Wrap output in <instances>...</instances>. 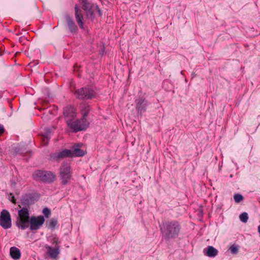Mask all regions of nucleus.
Segmentation results:
<instances>
[{
	"instance_id": "f3484780",
	"label": "nucleus",
	"mask_w": 260,
	"mask_h": 260,
	"mask_svg": "<svg viewBox=\"0 0 260 260\" xmlns=\"http://www.w3.org/2000/svg\"><path fill=\"white\" fill-rule=\"evenodd\" d=\"M203 252L205 255L211 257H215L218 254V250L212 246H208L204 249Z\"/></svg>"
},
{
	"instance_id": "4be33fe9",
	"label": "nucleus",
	"mask_w": 260,
	"mask_h": 260,
	"mask_svg": "<svg viewBox=\"0 0 260 260\" xmlns=\"http://www.w3.org/2000/svg\"><path fill=\"white\" fill-rule=\"evenodd\" d=\"M57 224V220L56 219H51L48 225V228L51 229H54Z\"/></svg>"
},
{
	"instance_id": "2eb2a0df",
	"label": "nucleus",
	"mask_w": 260,
	"mask_h": 260,
	"mask_svg": "<svg viewBox=\"0 0 260 260\" xmlns=\"http://www.w3.org/2000/svg\"><path fill=\"white\" fill-rule=\"evenodd\" d=\"M65 19L70 31L74 33L76 32L78 30V27L72 18L69 15L66 14L65 15Z\"/></svg>"
},
{
	"instance_id": "1a4fd4ad",
	"label": "nucleus",
	"mask_w": 260,
	"mask_h": 260,
	"mask_svg": "<svg viewBox=\"0 0 260 260\" xmlns=\"http://www.w3.org/2000/svg\"><path fill=\"white\" fill-rule=\"evenodd\" d=\"M0 225L5 229H9L11 227V215L6 210H3L1 213Z\"/></svg>"
},
{
	"instance_id": "aec40b11",
	"label": "nucleus",
	"mask_w": 260,
	"mask_h": 260,
	"mask_svg": "<svg viewBox=\"0 0 260 260\" xmlns=\"http://www.w3.org/2000/svg\"><path fill=\"white\" fill-rule=\"evenodd\" d=\"M96 9H98V6L92 5V7L85 11L88 17L93 18V14Z\"/></svg>"
},
{
	"instance_id": "a211bd4d",
	"label": "nucleus",
	"mask_w": 260,
	"mask_h": 260,
	"mask_svg": "<svg viewBox=\"0 0 260 260\" xmlns=\"http://www.w3.org/2000/svg\"><path fill=\"white\" fill-rule=\"evenodd\" d=\"M10 253L11 257L15 260L19 259L21 256L20 250L15 247H12L10 249Z\"/></svg>"
},
{
	"instance_id": "20e7f679",
	"label": "nucleus",
	"mask_w": 260,
	"mask_h": 260,
	"mask_svg": "<svg viewBox=\"0 0 260 260\" xmlns=\"http://www.w3.org/2000/svg\"><path fill=\"white\" fill-rule=\"evenodd\" d=\"M67 125L74 133L85 130L88 126V122L86 118H82L75 121L72 119L67 120Z\"/></svg>"
},
{
	"instance_id": "cd10ccee",
	"label": "nucleus",
	"mask_w": 260,
	"mask_h": 260,
	"mask_svg": "<svg viewBox=\"0 0 260 260\" xmlns=\"http://www.w3.org/2000/svg\"><path fill=\"white\" fill-rule=\"evenodd\" d=\"M92 7V5H91L88 2L83 5V9L85 12L87 10H88L89 9H90Z\"/></svg>"
},
{
	"instance_id": "bb28decb",
	"label": "nucleus",
	"mask_w": 260,
	"mask_h": 260,
	"mask_svg": "<svg viewBox=\"0 0 260 260\" xmlns=\"http://www.w3.org/2000/svg\"><path fill=\"white\" fill-rule=\"evenodd\" d=\"M92 7V5H91L88 2L83 5V9L85 12L87 10H88L89 9H90Z\"/></svg>"
},
{
	"instance_id": "412c9836",
	"label": "nucleus",
	"mask_w": 260,
	"mask_h": 260,
	"mask_svg": "<svg viewBox=\"0 0 260 260\" xmlns=\"http://www.w3.org/2000/svg\"><path fill=\"white\" fill-rule=\"evenodd\" d=\"M45 133L43 135V140L45 145H47L49 140L50 130L48 128L45 129Z\"/></svg>"
},
{
	"instance_id": "6ab92c4d",
	"label": "nucleus",
	"mask_w": 260,
	"mask_h": 260,
	"mask_svg": "<svg viewBox=\"0 0 260 260\" xmlns=\"http://www.w3.org/2000/svg\"><path fill=\"white\" fill-rule=\"evenodd\" d=\"M81 112L82 115V118H86L88 115V113L90 110V108L89 105L86 103H83L80 107Z\"/></svg>"
},
{
	"instance_id": "dca6fc26",
	"label": "nucleus",
	"mask_w": 260,
	"mask_h": 260,
	"mask_svg": "<svg viewBox=\"0 0 260 260\" xmlns=\"http://www.w3.org/2000/svg\"><path fill=\"white\" fill-rule=\"evenodd\" d=\"M80 145L79 144H77L76 145H74L72 147V150H71V157L73 156H83L85 153L83 150H81L80 148Z\"/></svg>"
},
{
	"instance_id": "6e6552de",
	"label": "nucleus",
	"mask_w": 260,
	"mask_h": 260,
	"mask_svg": "<svg viewBox=\"0 0 260 260\" xmlns=\"http://www.w3.org/2000/svg\"><path fill=\"white\" fill-rule=\"evenodd\" d=\"M45 222L43 216H32L29 220V229L31 231H36L41 228Z\"/></svg>"
},
{
	"instance_id": "2f4dec72",
	"label": "nucleus",
	"mask_w": 260,
	"mask_h": 260,
	"mask_svg": "<svg viewBox=\"0 0 260 260\" xmlns=\"http://www.w3.org/2000/svg\"><path fill=\"white\" fill-rule=\"evenodd\" d=\"M80 1L81 2L83 5L88 2L87 0H80Z\"/></svg>"
},
{
	"instance_id": "7c9ffc66",
	"label": "nucleus",
	"mask_w": 260,
	"mask_h": 260,
	"mask_svg": "<svg viewBox=\"0 0 260 260\" xmlns=\"http://www.w3.org/2000/svg\"><path fill=\"white\" fill-rule=\"evenodd\" d=\"M95 10H97L99 15L101 16L102 15V12L98 7V9H96Z\"/></svg>"
},
{
	"instance_id": "39448f33",
	"label": "nucleus",
	"mask_w": 260,
	"mask_h": 260,
	"mask_svg": "<svg viewBox=\"0 0 260 260\" xmlns=\"http://www.w3.org/2000/svg\"><path fill=\"white\" fill-rule=\"evenodd\" d=\"M33 178L43 182L51 183L55 179V175L51 172L37 170L32 174Z\"/></svg>"
},
{
	"instance_id": "393cba45",
	"label": "nucleus",
	"mask_w": 260,
	"mask_h": 260,
	"mask_svg": "<svg viewBox=\"0 0 260 260\" xmlns=\"http://www.w3.org/2000/svg\"><path fill=\"white\" fill-rule=\"evenodd\" d=\"M230 250L232 253L237 254L238 252L239 248L238 246L233 245L230 247Z\"/></svg>"
},
{
	"instance_id": "b1692460",
	"label": "nucleus",
	"mask_w": 260,
	"mask_h": 260,
	"mask_svg": "<svg viewBox=\"0 0 260 260\" xmlns=\"http://www.w3.org/2000/svg\"><path fill=\"white\" fill-rule=\"evenodd\" d=\"M235 202L238 203L243 200V197L240 194L237 193L234 196Z\"/></svg>"
},
{
	"instance_id": "f257e3e1",
	"label": "nucleus",
	"mask_w": 260,
	"mask_h": 260,
	"mask_svg": "<svg viewBox=\"0 0 260 260\" xmlns=\"http://www.w3.org/2000/svg\"><path fill=\"white\" fill-rule=\"evenodd\" d=\"M181 225L176 220L166 221L162 222L160 228L162 237L166 240L175 238L179 235Z\"/></svg>"
},
{
	"instance_id": "f8f14e48",
	"label": "nucleus",
	"mask_w": 260,
	"mask_h": 260,
	"mask_svg": "<svg viewBox=\"0 0 260 260\" xmlns=\"http://www.w3.org/2000/svg\"><path fill=\"white\" fill-rule=\"evenodd\" d=\"M147 105V101L142 97L139 98L136 100V108L138 113H142L145 112Z\"/></svg>"
},
{
	"instance_id": "7ed1b4c3",
	"label": "nucleus",
	"mask_w": 260,
	"mask_h": 260,
	"mask_svg": "<svg viewBox=\"0 0 260 260\" xmlns=\"http://www.w3.org/2000/svg\"><path fill=\"white\" fill-rule=\"evenodd\" d=\"M72 175V172L70 164L67 162H63L59 168V176L61 184H67L71 179Z\"/></svg>"
},
{
	"instance_id": "c756f323",
	"label": "nucleus",
	"mask_w": 260,
	"mask_h": 260,
	"mask_svg": "<svg viewBox=\"0 0 260 260\" xmlns=\"http://www.w3.org/2000/svg\"><path fill=\"white\" fill-rule=\"evenodd\" d=\"M4 132V128L3 126L0 125V135Z\"/></svg>"
},
{
	"instance_id": "a878e982",
	"label": "nucleus",
	"mask_w": 260,
	"mask_h": 260,
	"mask_svg": "<svg viewBox=\"0 0 260 260\" xmlns=\"http://www.w3.org/2000/svg\"><path fill=\"white\" fill-rule=\"evenodd\" d=\"M43 213L46 217H49L51 214L50 210L48 208H45L43 210Z\"/></svg>"
},
{
	"instance_id": "ddd939ff",
	"label": "nucleus",
	"mask_w": 260,
	"mask_h": 260,
	"mask_svg": "<svg viewBox=\"0 0 260 260\" xmlns=\"http://www.w3.org/2000/svg\"><path fill=\"white\" fill-rule=\"evenodd\" d=\"M75 16L76 21L81 28H83V15L82 10L79 8L78 5L75 6Z\"/></svg>"
},
{
	"instance_id": "5701e85b",
	"label": "nucleus",
	"mask_w": 260,
	"mask_h": 260,
	"mask_svg": "<svg viewBox=\"0 0 260 260\" xmlns=\"http://www.w3.org/2000/svg\"><path fill=\"white\" fill-rule=\"evenodd\" d=\"M239 218L242 222L244 223L247 222L248 219V214L246 212L242 213L240 215Z\"/></svg>"
},
{
	"instance_id": "c85d7f7f",
	"label": "nucleus",
	"mask_w": 260,
	"mask_h": 260,
	"mask_svg": "<svg viewBox=\"0 0 260 260\" xmlns=\"http://www.w3.org/2000/svg\"><path fill=\"white\" fill-rule=\"evenodd\" d=\"M9 200L13 203H14V204L16 203V200L15 199L14 195L12 193H10V196H9Z\"/></svg>"
},
{
	"instance_id": "f03ea898",
	"label": "nucleus",
	"mask_w": 260,
	"mask_h": 260,
	"mask_svg": "<svg viewBox=\"0 0 260 260\" xmlns=\"http://www.w3.org/2000/svg\"><path fill=\"white\" fill-rule=\"evenodd\" d=\"M18 210L16 225L21 230H25L29 227V209L25 207H21Z\"/></svg>"
},
{
	"instance_id": "4468645a",
	"label": "nucleus",
	"mask_w": 260,
	"mask_h": 260,
	"mask_svg": "<svg viewBox=\"0 0 260 260\" xmlns=\"http://www.w3.org/2000/svg\"><path fill=\"white\" fill-rule=\"evenodd\" d=\"M63 115L66 117V122L68 119L74 120L76 117L75 109L72 106H67L64 109Z\"/></svg>"
},
{
	"instance_id": "423d86ee",
	"label": "nucleus",
	"mask_w": 260,
	"mask_h": 260,
	"mask_svg": "<svg viewBox=\"0 0 260 260\" xmlns=\"http://www.w3.org/2000/svg\"><path fill=\"white\" fill-rule=\"evenodd\" d=\"M74 94L77 98L81 100H90L96 96L94 90L89 87H82L77 89Z\"/></svg>"
},
{
	"instance_id": "9b49d317",
	"label": "nucleus",
	"mask_w": 260,
	"mask_h": 260,
	"mask_svg": "<svg viewBox=\"0 0 260 260\" xmlns=\"http://www.w3.org/2000/svg\"><path fill=\"white\" fill-rule=\"evenodd\" d=\"M35 202L34 198L30 194H26L23 196L21 199L20 204L18 205L19 208L25 207L28 209L29 206Z\"/></svg>"
},
{
	"instance_id": "0eeeda50",
	"label": "nucleus",
	"mask_w": 260,
	"mask_h": 260,
	"mask_svg": "<svg viewBox=\"0 0 260 260\" xmlns=\"http://www.w3.org/2000/svg\"><path fill=\"white\" fill-rule=\"evenodd\" d=\"M58 239L54 237L52 241V244L54 245L53 247L47 245H45L47 254L52 259H56L60 253V246L58 245Z\"/></svg>"
},
{
	"instance_id": "9d476101",
	"label": "nucleus",
	"mask_w": 260,
	"mask_h": 260,
	"mask_svg": "<svg viewBox=\"0 0 260 260\" xmlns=\"http://www.w3.org/2000/svg\"><path fill=\"white\" fill-rule=\"evenodd\" d=\"M71 150L65 149L60 152H56L52 154L51 159L53 161H58L67 157H71Z\"/></svg>"
}]
</instances>
